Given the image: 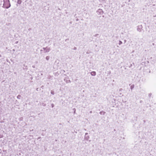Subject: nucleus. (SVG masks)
I'll list each match as a JSON object with an SVG mask.
<instances>
[{"label": "nucleus", "mask_w": 156, "mask_h": 156, "mask_svg": "<svg viewBox=\"0 0 156 156\" xmlns=\"http://www.w3.org/2000/svg\"><path fill=\"white\" fill-rule=\"evenodd\" d=\"M4 3L3 7L5 8L8 9L10 6L9 0H3Z\"/></svg>", "instance_id": "f257e3e1"}, {"label": "nucleus", "mask_w": 156, "mask_h": 156, "mask_svg": "<svg viewBox=\"0 0 156 156\" xmlns=\"http://www.w3.org/2000/svg\"><path fill=\"white\" fill-rule=\"evenodd\" d=\"M43 49L45 53L49 52L51 49L50 48L48 47H46V48H43Z\"/></svg>", "instance_id": "f03ea898"}, {"label": "nucleus", "mask_w": 156, "mask_h": 156, "mask_svg": "<svg viewBox=\"0 0 156 156\" xmlns=\"http://www.w3.org/2000/svg\"><path fill=\"white\" fill-rule=\"evenodd\" d=\"M97 12L98 15H101L103 13V12L102 9H99L97 11Z\"/></svg>", "instance_id": "7ed1b4c3"}, {"label": "nucleus", "mask_w": 156, "mask_h": 156, "mask_svg": "<svg viewBox=\"0 0 156 156\" xmlns=\"http://www.w3.org/2000/svg\"><path fill=\"white\" fill-rule=\"evenodd\" d=\"M87 134H88L87 133H86L85 134V137H84V139L85 140H88L90 138L89 136L87 135Z\"/></svg>", "instance_id": "20e7f679"}, {"label": "nucleus", "mask_w": 156, "mask_h": 156, "mask_svg": "<svg viewBox=\"0 0 156 156\" xmlns=\"http://www.w3.org/2000/svg\"><path fill=\"white\" fill-rule=\"evenodd\" d=\"M142 28V26L141 25L139 26H138V28L137 29V30L139 32L141 31V29Z\"/></svg>", "instance_id": "39448f33"}, {"label": "nucleus", "mask_w": 156, "mask_h": 156, "mask_svg": "<svg viewBox=\"0 0 156 156\" xmlns=\"http://www.w3.org/2000/svg\"><path fill=\"white\" fill-rule=\"evenodd\" d=\"M91 75L93 76H95L96 75V73L94 71L92 72L91 73Z\"/></svg>", "instance_id": "423d86ee"}, {"label": "nucleus", "mask_w": 156, "mask_h": 156, "mask_svg": "<svg viewBox=\"0 0 156 156\" xmlns=\"http://www.w3.org/2000/svg\"><path fill=\"white\" fill-rule=\"evenodd\" d=\"M105 112H104L101 111L100 112V114L101 115H104Z\"/></svg>", "instance_id": "0eeeda50"}, {"label": "nucleus", "mask_w": 156, "mask_h": 156, "mask_svg": "<svg viewBox=\"0 0 156 156\" xmlns=\"http://www.w3.org/2000/svg\"><path fill=\"white\" fill-rule=\"evenodd\" d=\"M21 2H22V1L21 0H18L17 1V3L19 4H21Z\"/></svg>", "instance_id": "6e6552de"}, {"label": "nucleus", "mask_w": 156, "mask_h": 156, "mask_svg": "<svg viewBox=\"0 0 156 156\" xmlns=\"http://www.w3.org/2000/svg\"><path fill=\"white\" fill-rule=\"evenodd\" d=\"M46 59L47 60H48L49 59V56H47L46 57Z\"/></svg>", "instance_id": "1a4fd4ad"}, {"label": "nucleus", "mask_w": 156, "mask_h": 156, "mask_svg": "<svg viewBox=\"0 0 156 156\" xmlns=\"http://www.w3.org/2000/svg\"><path fill=\"white\" fill-rule=\"evenodd\" d=\"M133 87H134L133 85H132L130 86V88H131V89H132L133 88Z\"/></svg>", "instance_id": "9d476101"}, {"label": "nucleus", "mask_w": 156, "mask_h": 156, "mask_svg": "<svg viewBox=\"0 0 156 156\" xmlns=\"http://www.w3.org/2000/svg\"><path fill=\"white\" fill-rule=\"evenodd\" d=\"M51 94H53H53H54V92L53 91L51 90Z\"/></svg>", "instance_id": "9b49d317"}, {"label": "nucleus", "mask_w": 156, "mask_h": 156, "mask_svg": "<svg viewBox=\"0 0 156 156\" xmlns=\"http://www.w3.org/2000/svg\"><path fill=\"white\" fill-rule=\"evenodd\" d=\"M122 44V42L121 41H119V45H120Z\"/></svg>", "instance_id": "f8f14e48"}, {"label": "nucleus", "mask_w": 156, "mask_h": 156, "mask_svg": "<svg viewBox=\"0 0 156 156\" xmlns=\"http://www.w3.org/2000/svg\"><path fill=\"white\" fill-rule=\"evenodd\" d=\"M54 105L53 104H52V105H51L52 107V108L53 107H54Z\"/></svg>", "instance_id": "ddd939ff"}, {"label": "nucleus", "mask_w": 156, "mask_h": 156, "mask_svg": "<svg viewBox=\"0 0 156 156\" xmlns=\"http://www.w3.org/2000/svg\"><path fill=\"white\" fill-rule=\"evenodd\" d=\"M2 136L0 135V138H2Z\"/></svg>", "instance_id": "4468645a"}, {"label": "nucleus", "mask_w": 156, "mask_h": 156, "mask_svg": "<svg viewBox=\"0 0 156 156\" xmlns=\"http://www.w3.org/2000/svg\"><path fill=\"white\" fill-rule=\"evenodd\" d=\"M75 112V109L74 113Z\"/></svg>", "instance_id": "2eb2a0df"}, {"label": "nucleus", "mask_w": 156, "mask_h": 156, "mask_svg": "<svg viewBox=\"0 0 156 156\" xmlns=\"http://www.w3.org/2000/svg\"><path fill=\"white\" fill-rule=\"evenodd\" d=\"M90 113H92V112H91V111H90Z\"/></svg>", "instance_id": "dca6fc26"}, {"label": "nucleus", "mask_w": 156, "mask_h": 156, "mask_svg": "<svg viewBox=\"0 0 156 156\" xmlns=\"http://www.w3.org/2000/svg\"><path fill=\"white\" fill-rule=\"evenodd\" d=\"M17 98H19V97H18V96H17Z\"/></svg>", "instance_id": "f3484780"}, {"label": "nucleus", "mask_w": 156, "mask_h": 156, "mask_svg": "<svg viewBox=\"0 0 156 156\" xmlns=\"http://www.w3.org/2000/svg\"><path fill=\"white\" fill-rule=\"evenodd\" d=\"M17 98H19V97H18V96H17Z\"/></svg>", "instance_id": "a211bd4d"}]
</instances>
